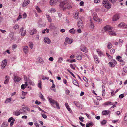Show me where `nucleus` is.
<instances>
[{
    "instance_id": "nucleus-1",
    "label": "nucleus",
    "mask_w": 127,
    "mask_h": 127,
    "mask_svg": "<svg viewBox=\"0 0 127 127\" xmlns=\"http://www.w3.org/2000/svg\"><path fill=\"white\" fill-rule=\"evenodd\" d=\"M92 16L93 19L95 21H97L98 22H100L102 21V19L98 18L97 15L96 13H93L92 15Z\"/></svg>"
},
{
    "instance_id": "nucleus-2",
    "label": "nucleus",
    "mask_w": 127,
    "mask_h": 127,
    "mask_svg": "<svg viewBox=\"0 0 127 127\" xmlns=\"http://www.w3.org/2000/svg\"><path fill=\"white\" fill-rule=\"evenodd\" d=\"M102 3L103 6L107 9H110L111 7V4L107 0H104Z\"/></svg>"
},
{
    "instance_id": "nucleus-3",
    "label": "nucleus",
    "mask_w": 127,
    "mask_h": 127,
    "mask_svg": "<svg viewBox=\"0 0 127 127\" xmlns=\"http://www.w3.org/2000/svg\"><path fill=\"white\" fill-rule=\"evenodd\" d=\"M26 33V30L23 27L21 28L20 29L19 33L21 36H25Z\"/></svg>"
},
{
    "instance_id": "nucleus-4",
    "label": "nucleus",
    "mask_w": 127,
    "mask_h": 127,
    "mask_svg": "<svg viewBox=\"0 0 127 127\" xmlns=\"http://www.w3.org/2000/svg\"><path fill=\"white\" fill-rule=\"evenodd\" d=\"M23 110L22 109H20L19 110H16L13 113V114L16 116H19L20 114L23 113Z\"/></svg>"
},
{
    "instance_id": "nucleus-5",
    "label": "nucleus",
    "mask_w": 127,
    "mask_h": 127,
    "mask_svg": "<svg viewBox=\"0 0 127 127\" xmlns=\"http://www.w3.org/2000/svg\"><path fill=\"white\" fill-rule=\"evenodd\" d=\"M77 26L79 28L82 29L84 25L83 22L81 19L79 20L77 22Z\"/></svg>"
},
{
    "instance_id": "nucleus-6",
    "label": "nucleus",
    "mask_w": 127,
    "mask_h": 127,
    "mask_svg": "<svg viewBox=\"0 0 127 127\" xmlns=\"http://www.w3.org/2000/svg\"><path fill=\"white\" fill-rule=\"evenodd\" d=\"M48 100L52 106L55 108V105H56V101L51 98H48Z\"/></svg>"
},
{
    "instance_id": "nucleus-7",
    "label": "nucleus",
    "mask_w": 127,
    "mask_h": 127,
    "mask_svg": "<svg viewBox=\"0 0 127 127\" xmlns=\"http://www.w3.org/2000/svg\"><path fill=\"white\" fill-rule=\"evenodd\" d=\"M7 63V60L6 59H4L2 61L1 64V67L2 69H4L6 66Z\"/></svg>"
},
{
    "instance_id": "nucleus-8",
    "label": "nucleus",
    "mask_w": 127,
    "mask_h": 127,
    "mask_svg": "<svg viewBox=\"0 0 127 127\" xmlns=\"http://www.w3.org/2000/svg\"><path fill=\"white\" fill-rule=\"evenodd\" d=\"M30 3L29 0H24L22 6L23 7H26Z\"/></svg>"
},
{
    "instance_id": "nucleus-9",
    "label": "nucleus",
    "mask_w": 127,
    "mask_h": 127,
    "mask_svg": "<svg viewBox=\"0 0 127 127\" xmlns=\"http://www.w3.org/2000/svg\"><path fill=\"white\" fill-rule=\"evenodd\" d=\"M112 28L109 25H107L105 26L103 29L104 30L106 31H108V32H109L110 31L112 30Z\"/></svg>"
},
{
    "instance_id": "nucleus-10",
    "label": "nucleus",
    "mask_w": 127,
    "mask_h": 127,
    "mask_svg": "<svg viewBox=\"0 0 127 127\" xmlns=\"http://www.w3.org/2000/svg\"><path fill=\"white\" fill-rule=\"evenodd\" d=\"M72 4L70 3H68L66 5V7H63V10H64L66 9H70L72 7Z\"/></svg>"
},
{
    "instance_id": "nucleus-11",
    "label": "nucleus",
    "mask_w": 127,
    "mask_h": 127,
    "mask_svg": "<svg viewBox=\"0 0 127 127\" xmlns=\"http://www.w3.org/2000/svg\"><path fill=\"white\" fill-rule=\"evenodd\" d=\"M65 40L66 43L70 44H71L73 42V40L72 39L69 38L68 37L66 38Z\"/></svg>"
},
{
    "instance_id": "nucleus-12",
    "label": "nucleus",
    "mask_w": 127,
    "mask_h": 127,
    "mask_svg": "<svg viewBox=\"0 0 127 127\" xmlns=\"http://www.w3.org/2000/svg\"><path fill=\"white\" fill-rule=\"evenodd\" d=\"M67 3V0L63 1L61 2L60 3V6L61 7H63Z\"/></svg>"
},
{
    "instance_id": "nucleus-13",
    "label": "nucleus",
    "mask_w": 127,
    "mask_h": 127,
    "mask_svg": "<svg viewBox=\"0 0 127 127\" xmlns=\"http://www.w3.org/2000/svg\"><path fill=\"white\" fill-rule=\"evenodd\" d=\"M37 32V30H36L34 28L33 29H32L30 31V33L31 35H33L34 34H36Z\"/></svg>"
},
{
    "instance_id": "nucleus-14",
    "label": "nucleus",
    "mask_w": 127,
    "mask_h": 127,
    "mask_svg": "<svg viewBox=\"0 0 127 127\" xmlns=\"http://www.w3.org/2000/svg\"><path fill=\"white\" fill-rule=\"evenodd\" d=\"M23 51L25 54H26L28 51V46H25L23 48Z\"/></svg>"
},
{
    "instance_id": "nucleus-15",
    "label": "nucleus",
    "mask_w": 127,
    "mask_h": 127,
    "mask_svg": "<svg viewBox=\"0 0 127 127\" xmlns=\"http://www.w3.org/2000/svg\"><path fill=\"white\" fill-rule=\"evenodd\" d=\"M5 79H6L4 81V83L5 84H6L8 83L9 79V77L7 75L5 76Z\"/></svg>"
},
{
    "instance_id": "nucleus-16",
    "label": "nucleus",
    "mask_w": 127,
    "mask_h": 127,
    "mask_svg": "<svg viewBox=\"0 0 127 127\" xmlns=\"http://www.w3.org/2000/svg\"><path fill=\"white\" fill-rule=\"evenodd\" d=\"M74 103L76 107L78 108H80L81 107V104L78 102L74 101Z\"/></svg>"
},
{
    "instance_id": "nucleus-17",
    "label": "nucleus",
    "mask_w": 127,
    "mask_h": 127,
    "mask_svg": "<svg viewBox=\"0 0 127 127\" xmlns=\"http://www.w3.org/2000/svg\"><path fill=\"white\" fill-rule=\"evenodd\" d=\"M110 112L108 110H105L102 112V114L103 115H108L110 113Z\"/></svg>"
},
{
    "instance_id": "nucleus-18",
    "label": "nucleus",
    "mask_w": 127,
    "mask_h": 127,
    "mask_svg": "<svg viewBox=\"0 0 127 127\" xmlns=\"http://www.w3.org/2000/svg\"><path fill=\"white\" fill-rule=\"evenodd\" d=\"M27 92H25L23 91H22V96H21V98L23 99H24L25 98V95L26 94H27Z\"/></svg>"
},
{
    "instance_id": "nucleus-19",
    "label": "nucleus",
    "mask_w": 127,
    "mask_h": 127,
    "mask_svg": "<svg viewBox=\"0 0 127 127\" xmlns=\"http://www.w3.org/2000/svg\"><path fill=\"white\" fill-rule=\"evenodd\" d=\"M119 18V17L118 15H116L113 17L112 20L113 21H115L118 20Z\"/></svg>"
},
{
    "instance_id": "nucleus-20",
    "label": "nucleus",
    "mask_w": 127,
    "mask_h": 127,
    "mask_svg": "<svg viewBox=\"0 0 127 127\" xmlns=\"http://www.w3.org/2000/svg\"><path fill=\"white\" fill-rule=\"evenodd\" d=\"M65 105L66 107L68 109V111L70 112L71 113V112H72V111L71 109L70 108L67 103H65Z\"/></svg>"
},
{
    "instance_id": "nucleus-21",
    "label": "nucleus",
    "mask_w": 127,
    "mask_h": 127,
    "mask_svg": "<svg viewBox=\"0 0 127 127\" xmlns=\"http://www.w3.org/2000/svg\"><path fill=\"white\" fill-rule=\"evenodd\" d=\"M28 84L27 82H25V84H22L21 86V88L23 89H24L27 86Z\"/></svg>"
},
{
    "instance_id": "nucleus-22",
    "label": "nucleus",
    "mask_w": 127,
    "mask_h": 127,
    "mask_svg": "<svg viewBox=\"0 0 127 127\" xmlns=\"http://www.w3.org/2000/svg\"><path fill=\"white\" fill-rule=\"evenodd\" d=\"M45 15L48 21L50 22H51L52 21V19L50 16L47 14H46Z\"/></svg>"
},
{
    "instance_id": "nucleus-23",
    "label": "nucleus",
    "mask_w": 127,
    "mask_h": 127,
    "mask_svg": "<svg viewBox=\"0 0 127 127\" xmlns=\"http://www.w3.org/2000/svg\"><path fill=\"white\" fill-rule=\"evenodd\" d=\"M44 41L45 43L48 44H49L51 42L50 40L48 38H45L44 39Z\"/></svg>"
},
{
    "instance_id": "nucleus-24",
    "label": "nucleus",
    "mask_w": 127,
    "mask_h": 127,
    "mask_svg": "<svg viewBox=\"0 0 127 127\" xmlns=\"http://www.w3.org/2000/svg\"><path fill=\"white\" fill-rule=\"evenodd\" d=\"M114 104V103H112L109 101H107L105 102L103 104L104 105H112Z\"/></svg>"
},
{
    "instance_id": "nucleus-25",
    "label": "nucleus",
    "mask_w": 127,
    "mask_h": 127,
    "mask_svg": "<svg viewBox=\"0 0 127 127\" xmlns=\"http://www.w3.org/2000/svg\"><path fill=\"white\" fill-rule=\"evenodd\" d=\"M109 34L110 35L115 36L116 35V33L115 32L111 31L109 32Z\"/></svg>"
},
{
    "instance_id": "nucleus-26",
    "label": "nucleus",
    "mask_w": 127,
    "mask_h": 127,
    "mask_svg": "<svg viewBox=\"0 0 127 127\" xmlns=\"http://www.w3.org/2000/svg\"><path fill=\"white\" fill-rule=\"evenodd\" d=\"M69 32L71 33L74 34L75 32V30L73 28L69 31Z\"/></svg>"
},
{
    "instance_id": "nucleus-27",
    "label": "nucleus",
    "mask_w": 127,
    "mask_h": 127,
    "mask_svg": "<svg viewBox=\"0 0 127 127\" xmlns=\"http://www.w3.org/2000/svg\"><path fill=\"white\" fill-rule=\"evenodd\" d=\"M8 123L7 122H4L2 123L1 127H6L8 126Z\"/></svg>"
},
{
    "instance_id": "nucleus-28",
    "label": "nucleus",
    "mask_w": 127,
    "mask_h": 127,
    "mask_svg": "<svg viewBox=\"0 0 127 127\" xmlns=\"http://www.w3.org/2000/svg\"><path fill=\"white\" fill-rule=\"evenodd\" d=\"M14 80L15 81L16 80V81L17 82L19 81L21 79V78L19 77H18L15 76H14Z\"/></svg>"
},
{
    "instance_id": "nucleus-29",
    "label": "nucleus",
    "mask_w": 127,
    "mask_h": 127,
    "mask_svg": "<svg viewBox=\"0 0 127 127\" xmlns=\"http://www.w3.org/2000/svg\"><path fill=\"white\" fill-rule=\"evenodd\" d=\"M12 98H7L6 100L5 103H8L10 102L12 100Z\"/></svg>"
},
{
    "instance_id": "nucleus-30",
    "label": "nucleus",
    "mask_w": 127,
    "mask_h": 127,
    "mask_svg": "<svg viewBox=\"0 0 127 127\" xmlns=\"http://www.w3.org/2000/svg\"><path fill=\"white\" fill-rule=\"evenodd\" d=\"M118 26L119 27H123L124 28V27L125 26V25L124 23L122 22L120 24H119L118 25Z\"/></svg>"
},
{
    "instance_id": "nucleus-31",
    "label": "nucleus",
    "mask_w": 127,
    "mask_h": 127,
    "mask_svg": "<svg viewBox=\"0 0 127 127\" xmlns=\"http://www.w3.org/2000/svg\"><path fill=\"white\" fill-rule=\"evenodd\" d=\"M38 62L40 63V64H43V60L41 58H38L37 59Z\"/></svg>"
},
{
    "instance_id": "nucleus-32",
    "label": "nucleus",
    "mask_w": 127,
    "mask_h": 127,
    "mask_svg": "<svg viewBox=\"0 0 127 127\" xmlns=\"http://www.w3.org/2000/svg\"><path fill=\"white\" fill-rule=\"evenodd\" d=\"M91 21V24L90 26V28L91 29H93L94 27V25L93 23H92L91 21V20H90Z\"/></svg>"
},
{
    "instance_id": "nucleus-33",
    "label": "nucleus",
    "mask_w": 127,
    "mask_h": 127,
    "mask_svg": "<svg viewBox=\"0 0 127 127\" xmlns=\"http://www.w3.org/2000/svg\"><path fill=\"white\" fill-rule=\"evenodd\" d=\"M29 45L31 49H32L33 47V43L32 42H30L29 43Z\"/></svg>"
},
{
    "instance_id": "nucleus-34",
    "label": "nucleus",
    "mask_w": 127,
    "mask_h": 127,
    "mask_svg": "<svg viewBox=\"0 0 127 127\" xmlns=\"http://www.w3.org/2000/svg\"><path fill=\"white\" fill-rule=\"evenodd\" d=\"M94 59L96 63H99V62L98 60V58L96 56H94Z\"/></svg>"
},
{
    "instance_id": "nucleus-35",
    "label": "nucleus",
    "mask_w": 127,
    "mask_h": 127,
    "mask_svg": "<svg viewBox=\"0 0 127 127\" xmlns=\"http://www.w3.org/2000/svg\"><path fill=\"white\" fill-rule=\"evenodd\" d=\"M28 83L30 84L31 85H34V83L33 82H32L31 81V80L29 79L27 81V83Z\"/></svg>"
},
{
    "instance_id": "nucleus-36",
    "label": "nucleus",
    "mask_w": 127,
    "mask_h": 127,
    "mask_svg": "<svg viewBox=\"0 0 127 127\" xmlns=\"http://www.w3.org/2000/svg\"><path fill=\"white\" fill-rule=\"evenodd\" d=\"M79 13L77 12H76L74 15V18L76 19H77L78 18Z\"/></svg>"
},
{
    "instance_id": "nucleus-37",
    "label": "nucleus",
    "mask_w": 127,
    "mask_h": 127,
    "mask_svg": "<svg viewBox=\"0 0 127 127\" xmlns=\"http://www.w3.org/2000/svg\"><path fill=\"white\" fill-rule=\"evenodd\" d=\"M56 0H50V3L51 5H53L55 3Z\"/></svg>"
},
{
    "instance_id": "nucleus-38",
    "label": "nucleus",
    "mask_w": 127,
    "mask_h": 127,
    "mask_svg": "<svg viewBox=\"0 0 127 127\" xmlns=\"http://www.w3.org/2000/svg\"><path fill=\"white\" fill-rule=\"evenodd\" d=\"M55 85L53 83V84L52 86L50 87V89L51 90L53 91L54 92H55V90L53 89L55 88Z\"/></svg>"
},
{
    "instance_id": "nucleus-39",
    "label": "nucleus",
    "mask_w": 127,
    "mask_h": 127,
    "mask_svg": "<svg viewBox=\"0 0 127 127\" xmlns=\"http://www.w3.org/2000/svg\"><path fill=\"white\" fill-rule=\"evenodd\" d=\"M73 83L74 85L77 86H79V85L78 84V82L76 80H74L73 81Z\"/></svg>"
},
{
    "instance_id": "nucleus-40",
    "label": "nucleus",
    "mask_w": 127,
    "mask_h": 127,
    "mask_svg": "<svg viewBox=\"0 0 127 127\" xmlns=\"http://www.w3.org/2000/svg\"><path fill=\"white\" fill-rule=\"evenodd\" d=\"M13 28L14 30L17 29L19 28V26L18 24H15L13 26Z\"/></svg>"
},
{
    "instance_id": "nucleus-41",
    "label": "nucleus",
    "mask_w": 127,
    "mask_h": 127,
    "mask_svg": "<svg viewBox=\"0 0 127 127\" xmlns=\"http://www.w3.org/2000/svg\"><path fill=\"white\" fill-rule=\"evenodd\" d=\"M63 60V59L62 57H60L58 59V63H60L62 62Z\"/></svg>"
},
{
    "instance_id": "nucleus-42",
    "label": "nucleus",
    "mask_w": 127,
    "mask_h": 127,
    "mask_svg": "<svg viewBox=\"0 0 127 127\" xmlns=\"http://www.w3.org/2000/svg\"><path fill=\"white\" fill-rule=\"evenodd\" d=\"M81 50L82 51L85 52H87L88 51L87 50V49L85 47H84L83 48H81Z\"/></svg>"
},
{
    "instance_id": "nucleus-43",
    "label": "nucleus",
    "mask_w": 127,
    "mask_h": 127,
    "mask_svg": "<svg viewBox=\"0 0 127 127\" xmlns=\"http://www.w3.org/2000/svg\"><path fill=\"white\" fill-rule=\"evenodd\" d=\"M121 58L120 56H118L117 57L116 59L119 61L121 62L123 60L121 59Z\"/></svg>"
},
{
    "instance_id": "nucleus-44",
    "label": "nucleus",
    "mask_w": 127,
    "mask_h": 127,
    "mask_svg": "<svg viewBox=\"0 0 127 127\" xmlns=\"http://www.w3.org/2000/svg\"><path fill=\"white\" fill-rule=\"evenodd\" d=\"M97 52L98 53L99 55L100 56H101L102 53L100 50L98 49L97 50Z\"/></svg>"
},
{
    "instance_id": "nucleus-45",
    "label": "nucleus",
    "mask_w": 127,
    "mask_h": 127,
    "mask_svg": "<svg viewBox=\"0 0 127 127\" xmlns=\"http://www.w3.org/2000/svg\"><path fill=\"white\" fill-rule=\"evenodd\" d=\"M109 65L112 67H114L115 66V65L112 62H110L109 63Z\"/></svg>"
},
{
    "instance_id": "nucleus-46",
    "label": "nucleus",
    "mask_w": 127,
    "mask_h": 127,
    "mask_svg": "<svg viewBox=\"0 0 127 127\" xmlns=\"http://www.w3.org/2000/svg\"><path fill=\"white\" fill-rule=\"evenodd\" d=\"M36 9L38 13H40L42 12V11L38 7H36Z\"/></svg>"
},
{
    "instance_id": "nucleus-47",
    "label": "nucleus",
    "mask_w": 127,
    "mask_h": 127,
    "mask_svg": "<svg viewBox=\"0 0 127 127\" xmlns=\"http://www.w3.org/2000/svg\"><path fill=\"white\" fill-rule=\"evenodd\" d=\"M123 73H127V67H124L123 68Z\"/></svg>"
},
{
    "instance_id": "nucleus-48",
    "label": "nucleus",
    "mask_w": 127,
    "mask_h": 127,
    "mask_svg": "<svg viewBox=\"0 0 127 127\" xmlns=\"http://www.w3.org/2000/svg\"><path fill=\"white\" fill-rule=\"evenodd\" d=\"M45 24L44 23H43L42 24H40L38 26L40 27H44L45 26Z\"/></svg>"
},
{
    "instance_id": "nucleus-49",
    "label": "nucleus",
    "mask_w": 127,
    "mask_h": 127,
    "mask_svg": "<svg viewBox=\"0 0 127 127\" xmlns=\"http://www.w3.org/2000/svg\"><path fill=\"white\" fill-rule=\"evenodd\" d=\"M76 57V59L78 60H80L82 58V57L80 56H77Z\"/></svg>"
},
{
    "instance_id": "nucleus-50",
    "label": "nucleus",
    "mask_w": 127,
    "mask_h": 127,
    "mask_svg": "<svg viewBox=\"0 0 127 127\" xmlns=\"http://www.w3.org/2000/svg\"><path fill=\"white\" fill-rule=\"evenodd\" d=\"M17 47V46L15 44L13 45L12 46V48L13 50H14L16 49Z\"/></svg>"
},
{
    "instance_id": "nucleus-51",
    "label": "nucleus",
    "mask_w": 127,
    "mask_h": 127,
    "mask_svg": "<svg viewBox=\"0 0 127 127\" xmlns=\"http://www.w3.org/2000/svg\"><path fill=\"white\" fill-rule=\"evenodd\" d=\"M112 44L110 42H109L108 46V49H110L112 47Z\"/></svg>"
},
{
    "instance_id": "nucleus-52",
    "label": "nucleus",
    "mask_w": 127,
    "mask_h": 127,
    "mask_svg": "<svg viewBox=\"0 0 127 127\" xmlns=\"http://www.w3.org/2000/svg\"><path fill=\"white\" fill-rule=\"evenodd\" d=\"M87 124L89 126H92L93 125V124L92 122H90L88 123H87Z\"/></svg>"
},
{
    "instance_id": "nucleus-53",
    "label": "nucleus",
    "mask_w": 127,
    "mask_h": 127,
    "mask_svg": "<svg viewBox=\"0 0 127 127\" xmlns=\"http://www.w3.org/2000/svg\"><path fill=\"white\" fill-rule=\"evenodd\" d=\"M84 119V118L83 117L80 116L79 117V119L82 122H83L84 121V120L83 119Z\"/></svg>"
},
{
    "instance_id": "nucleus-54",
    "label": "nucleus",
    "mask_w": 127,
    "mask_h": 127,
    "mask_svg": "<svg viewBox=\"0 0 127 127\" xmlns=\"http://www.w3.org/2000/svg\"><path fill=\"white\" fill-rule=\"evenodd\" d=\"M38 87L40 88H41L42 87L41 82V81H40V82H39L38 84Z\"/></svg>"
},
{
    "instance_id": "nucleus-55",
    "label": "nucleus",
    "mask_w": 127,
    "mask_h": 127,
    "mask_svg": "<svg viewBox=\"0 0 127 127\" xmlns=\"http://www.w3.org/2000/svg\"><path fill=\"white\" fill-rule=\"evenodd\" d=\"M67 71L69 72L75 78V76H74V75L73 74V73L71 72L69 70V69H67Z\"/></svg>"
},
{
    "instance_id": "nucleus-56",
    "label": "nucleus",
    "mask_w": 127,
    "mask_h": 127,
    "mask_svg": "<svg viewBox=\"0 0 127 127\" xmlns=\"http://www.w3.org/2000/svg\"><path fill=\"white\" fill-rule=\"evenodd\" d=\"M124 96V95L123 94H120L119 96V98H123Z\"/></svg>"
},
{
    "instance_id": "nucleus-57",
    "label": "nucleus",
    "mask_w": 127,
    "mask_h": 127,
    "mask_svg": "<svg viewBox=\"0 0 127 127\" xmlns=\"http://www.w3.org/2000/svg\"><path fill=\"white\" fill-rule=\"evenodd\" d=\"M24 79L25 80V81H26V82H27V81L29 79L27 78V77L26 75H24Z\"/></svg>"
},
{
    "instance_id": "nucleus-58",
    "label": "nucleus",
    "mask_w": 127,
    "mask_h": 127,
    "mask_svg": "<svg viewBox=\"0 0 127 127\" xmlns=\"http://www.w3.org/2000/svg\"><path fill=\"white\" fill-rule=\"evenodd\" d=\"M35 125L37 127H39V125L38 124L37 122H35L34 123Z\"/></svg>"
},
{
    "instance_id": "nucleus-59",
    "label": "nucleus",
    "mask_w": 127,
    "mask_h": 127,
    "mask_svg": "<svg viewBox=\"0 0 127 127\" xmlns=\"http://www.w3.org/2000/svg\"><path fill=\"white\" fill-rule=\"evenodd\" d=\"M110 53L112 54H113L115 52V50L113 49H111L110 51Z\"/></svg>"
},
{
    "instance_id": "nucleus-60",
    "label": "nucleus",
    "mask_w": 127,
    "mask_h": 127,
    "mask_svg": "<svg viewBox=\"0 0 127 127\" xmlns=\"http://www.w3.org/2000/svg\"><path fill=\"white\" fill-rule=\"evenodd\" d=\"M42 21V19H41V18L39 19L38 21V25H39L41 23Z\"/></svg>"
},
{
    "instance_id": "nucleus-61",
    "label": "nucleus",
    "mask_w": 127,
    "mask_h": 127,
    "mask_svg": "<svg viewBox=\"0 0 127 127\" xmlns=\"http://www.w3.org/2000/svg\"><path fill=\"white\" fill-rule=\"evenodd\" d=\"M15 120V119H14L11 122V123H10V125L11 126H12L13 125V123L14 122Z\"/></svg>"
},
{
    "instance_id": "nucleus-62",
    "label": "nucleus",
    "mask_w": 127,
    "mask_h": 127,
    "mask_svg": "<svg viewBox=\"0 0 127 127\" xmlns=\"http://www.w3.org/2000/svg\"><path fill=\"white\" fill-rule=\"evenodd\" d=\"M112 62L114 64V65H115L117 63L116 61L115 60H112V61L110 62Z\"/></svg>"
},
{
    "instance_id": "nucleus-63",
    "label": "nucleus",
    "mask_w": 127,
    "mask_h": 127,
    "mask_svg": "<svg viewBox=\"0 0 127 127\" xmlns=\"http://www.w3.org/2000/svg\"><path fill=\"white\" fill-rule=\"evenodd\" d=\"M109 1L112 3H115L117 0H109Z\"/></svg>"
},
{
    "instance_id": "nucleus-64",
    "label": "nucleus",
    "mask_w": 127,
    "mask_h": 127,
    "mask_svg": "<svg viewBox=\"0 0 127 127\" xmlns=\"http://www.w3.org/2000/svg\"><path fill=\"white\" fill-rule=\"evenodd\" d=\"M106 121L103 120L102 121L101 124L102 125L105 124L106 123Z\"/></svg>"
}]
</instances>
